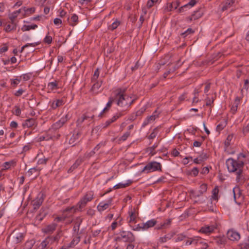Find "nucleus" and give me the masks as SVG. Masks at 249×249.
Returning <instances> with one entry per match:
<instances>
[{"mask_svg":"<svg viewBox=\"0 0 249 249\" xmlns=\"http://www.w3.org/2000/svg\"><path fill=\"white\" fill-rule=\"evenodd\" d=\"M127 89L126 88H119L116 89L114 93V98L117 105L126 110L136 100L137 98H132L126 94Z\"/></svg>","mask_w":249,"mask_h":249,"instance_id":"1","label":"nucleus"},{"mask_svg":"<svg viewBox=\"0 0 249 249\" xmlns=\"http://www.w3.org/2000/svg\"><path fill=\"white\" fill-rule=\"evenodd\" d=\"M226 163L230 172H237V179H239L242 172V162L241 161L238 162L236 160H234L232 158H230L226 160Z\"/></svg>","mask_w":249,"mask_h":249,"instance_id":"2","label":"nucleus"},{"mask_svg":"<svg viewBox=\"0 0 249 249\" xmlns=\"http://www.w3.org/2000/svg\"><path fill=\"white\" fill-rule=\"evenodd\" d=\"M116 241L133 243L135 241L134 234L129 231H125L124 228L121 229L118 236L115 238Z\"/></svg>","mask_w":249,"mask_h":249,"instance_id":"3","label":"nucleus"},{"mask_svg":"<svg viewBox=\"0 0 249 249\" xmlns=\"http://www.w3.org/2000/svg\"><path fill=\"white\" fill-rule=\"evenodd\" d=\"M93 195L94 193L92 191L87 192L76 204V210L77 211L81 212L82 209L86 207L87 203L93 199Z\"/></svg>","mask_w":249,"mask_h":249,"instance_id":"4","label":"nucleus"},{"mask_svg":"<svg viewBox=\"0 0 249 249\" xmlns=\"http://www.w3.org/2000/svg\"><path fill=\"white\" fill-rule=\"evenodd\" d=\"M157 171H161L162 165L160 162L153 161L147 163L144 167L142 172H146L147 173H149Z\"/></svg>","mask_w":249,"mask_h":249,"instance_id":"5","label":"nucleus"},{"mask_svg":"<svg viewBox=\"0 0 249 249\" xmlns=\"http://www.w3.org/2000/svg\"><path fill=\"white\" fill-rule=\"evenodd\" d=\"M63 236V231L61 230H59L57 231L56 234L54 235L49 236L45 238L46 242L48 243L50 246L52 244L55 243L57 244L60 239Z\"/></svg>","mask_w":249,"mask_h":249,"instance_id":"6","label":"nucleus"},{"mask_svg":"<svg viewBox=\"0 0 249 249\" xmlns=\"http://www.w3.org/2000/svg\"><path fill=\"white\" fill-rule=\"evenodd\" d=\"M25 232H21L15 230L12 233L13 242L15 244H19L22 242L25 236Z\"/></svg>","mask_w":249,"mask_h":249,"instance_id":"7","label":"nucleus"},{"mask_svg":"<svg viewBox=\"0 0 249 249\" xmlns=\"http://www.w3.org/2000/svg\"><path fill=\"white\" fill-rule=\"evenodd\" d=\"M240 0H224L221 3V10L224 11L238 4Z\"/></svg>","mask_w":249,"mask_h":249,"instance_id":"8","label":"nucleus"},{"mask_svg":"<svg viewBox=\"0 0 249 249\" xmlns=\"http://www.w3.org/2000/svg\"><path fill=\"white\" fill-rule=\"evenodd\" d=\"M128 213V216L127 218V223L129 226H131V225H134L136 223V218L138 214L136 213L135 209L129 211Z\"/></svg>","mask_w":249,"mask_h":249,"instance_id":"9","label":"nucleus"},{"mask_svg":"<svg viewBox=\"0 0 249 249\" xmlns=\"http://www.w3.org/2000/svg\"><path fill=\"white\" fill-rule=\"evenodd\" d=\"M176 235V232L174 231H171L167 234L163 236L160 237L158 240V244H162L167 242L168 241L171 239Z\"/></svg>","mask_w":249,"mask_h":249,"instance_id":"10","label":"nucleus"},{"mask_svg":"<svg viewBox=\"0 0 249 249\" xmlns=\"http://www.w3.org/2000/svg\"><path fill=\"white\" fill-rule=\"evenodd\" d=\"M44 200L43 194H39L36 198L33 201V205L34 210H37L42 205Z\"/></svg>","mask_w":249,"mask_h":249,"instance_id":"11","label":"nucleus"},{"mask_svg":"<svg viewBox=\"0 0 249 249\" xmlns=\"http://www.w3.org/2000/svg\"><path fill=\"white\" fill-rule=\"evenodd\" d=\"M37 125V123L35 118H29L26 119L22 123V126L24 128H31L33 127H36Z\"/></svg>","mask_w":249,"mask_h":249,"instance_id":"12","label":"nucleus"},{"mask_svg":"<svg viewBox=\"0 0 249 249\" xmlns=\"http://www.w3.org/2000/svg\"><path fill=\"white\" fill-rule=\"evenodd\" d=\"M57 226L56 223L53 222L43 228L42 231L44 233L52 234L55 231Z\"/></svg>","mask_w":249,"mask_h":249,"instance_id":"13","label":"nucleus"},{"mask_svg":"<svg viewBox=\"0 0 249 249\" xmlns=\"http://www.w3.org/2000/svg\"><path fill=\"white\" fill-rule=\"evenodd\" d=\"M123 224V218L119 214L117 217L114 219V221L110 225V228L112 231H114L118 226H121Z\"/></svg>","mask_w":249,"mask_h":249,"instance_id":"14","label":"nucleus"},{"mask_svg":"<svg viewBox=\"0 0 249 249\" xmlns=\"http://www.w3.org/2000/svg\"><path fill=\"white\" fill-rule=\"evenodd\" d=\"M82 135L81 131H78L74 132L69 141V143L71 144L72 146L76 145V142L78 141Z\"/></svg>","mask_w":249,"mask_h":249,"instance_id":"15","label":"nucleus"},{"mask_svg":"<svg viewBox=\"0 0 249 249\" xmlns=\"http://www.w3.org/2000/svg\"><path fill=\"white\" fill-rule=\"evenodd\" d=\"M227 237L231 241H238L240 238V235L238 232L230 230L227 232Z\"/></svg>","mask_w":249,"mask_h":249,"instance_id":"16","label":"nucleus"},{"mask_svg":"<svg viewBox=\"0 0 249 249\" xmlns=\"http://www.w3.org/2000/svg\"><path fill=\"white\" fill-rule=\"evenodd\" d=\"M172 220L171 219H167L164 221L161 222L160 223L157 224L155 227V230H160L165 229L169 227L171 224Z\"/></svg>","mask_w":249,"mask_h":249,"instance_id":"17","label":"nucleus"},{"mask_svg":"<svg viewBox=\"0 0 249 249\" xmlns=\"http://www.w3.org/2000/svg\"><path fill=\"white\" fill-rule=\"evenodd\" d=\"M51 107L53 109H55L57 107L62 106L65 104L64 100L62 99H56L50 102Z\"/></svg>","mask_w":249,"mask_h":249,"instance_id":"18","label":"nucleus"},{"mask_svg":"<svg viewBox=\"0 0 249 249\" xmlns=\"http://www.w3.org/2000/svg\"><path fill=\"white\" fill-rule=\"evenodd\" d=\"M112 199L110 198L107 203L101 202L97 206V210L99 212H102L107 210L111 204Z\"/></svg>","mask_w":249,"mask_h":249,"instance_id":"19","label":"nucleus"},{"mask_svg":"<svg viewBox=\"0 0 249 249\" xmlns=\"http://www.w3.org/2000/svg\"><path fill=\"white\" fill-rule=\"evenodd\" d=\"M157 223V220L155 218L151 219L145 223H143L144 231H147L149 228L154 227Z\"/></svg>","mask_w":249,"mask_h":249,"instance_id":"20","label":"nucleus"},{"mask_svg":"<svg viewBox=\"0 0 249 249\" xmlns=\"http://www.w3.org/2000/svg\"><path fill=\"white\" fill-rule=\"evenodd\" d=\"M216 229L214 225L206 226L202 227L200 230L199 232L204 234H210L213 231Z\"/></svg>","mask_w":249,"mask_h":249,"instance_id":"21","label":"nucleus"},{"mask_svg":"<svg viewBox=\"0 0 249 249\" xmlns=\"http://www.w3.org/2000/svg\"><path fill=\"white\" fill-rule=\"evenodd\" d=\"M80 241V237L78 235L73 236L71 241L65 247L67 249L73 248L79 243Z\"/></svg>","mask_w":249,"mask_h":249,"instance_id":"22","label":"nucleus"},{"mask_svg":"<svg viewBox=\"0 0 249 249\" xmlns=\"http://www.w3.org/2000/svg\"><path fill=\"white\" fill-rule=\"evenodd\" d=\"M179 1H173L169 4V5L165 8V10L166 12H170L173 9H177L179 6Z\"/></svg>","mask_w":249,"mask_h":249,"instance_id":"23","label":"nucleus"},{"mask_svg":"<svg viewBox=\"0 0 249 249\" xmlns=\"http://www.w3.org/2000/svg\"><path fill=\"white\" fill-rule=\"evenodd\" d=\"M23 11L24 12L23 16L24 17L29 16L30 15L34 14L36 11V8L31 7L27 8L26 7H23Z\"/></svg>","mask_w":249,"mask_h":249,"instance_id":"24","label":"nucleus"},{"mask_svg":"<svg viewBox=\"0 0 249 249\" xmlns=\"http://www.w3.org/2000/svg\"><path fill=\"white\" fill-rule=\"evenodd\" d=\"M85 160L84 157L80 156L78 158V159L75 160V162L71 166V168L76 169L79 165H80Z\"/></svg>","mask_w":249,"mask_h":249,"instance_id":"25","label":"nucleus"},{"mask_svg":"<svg viewBox=\"0 0 249 249\" xmlns=\"http://www.w3.org/2000/svg\"><path fill=\"white\" fill-rule=\"evenodd\" d=\"M16 164V161L14 160H11L9 161L5 162L3 164V168L2 170H7L10 168L11 166H15Z\"/></svg>","mask_w":249,"mask_h":249,"instance_id":"26","label":"nucleus"},{"mask_svg":"<svg viewBox=\"0 0 249 249\" xmlns=\"http://www.w3.org/2000/svg\"><path fill=\"white\" fill-rule=\"evenodd\" d=\"M78 23V17L75 14H73L71 18L69 24L72 26H74Z\"/></svg>","mask_w":249,"mask_h":249,"instance_id":"27","label":"nucleus"},{"mask_svg":"<svg viewBox=\"0 0 249 249\" xmlns=\"http://www.w3.org/2000/svg\"><path fill=\"white\" fill-rule=\"evenodd\" d=\"M132 183V181L130 180H127V182L126 183H119L115 185H114L113 187L114 189H118L120 188H125L126 187L129 186L130 184H131Z\"/></svg>","mask_w":249,"mask_h":249,"instance_id":"28","label":"nucleus"},{"mask_svg":"<svg viewBox=\"0 0 249 249\" xmlns=\"http://www.w3.org/2000/svg\"><path fill=\"white\" fill-rule=\"evenodd\" d=\"M208 158L206 154L201 155L199 157L194 160V162L196 164H199Z\"/></svg>","mask_w":249,"mask_h":249,"instance_id":"29","label":"nucleus"},{"mask_svg":"<svg viewBox=\"0 0 249 249\" xmlns=\"http://www.w3.org/2000/svg\"><path fill=\"white\" fill-rule=\"evenodd\" d=\"M130 227L134 231H144L143 223L137 225H131V226H130Z\"/></svg>","mask_w":249,"mask_h":249,"instance_id":"30","label":"nucleus"},{"mask_svg":"<svg viewBox=\"0 0 249 249\" xmlns=\"http://www.w3.org/2000/svg\"><path fill=\"white\" fill-rule=\"evenodd\" d=\"M233 196L235 201H236L237 197L239 198L241 196V193L238 187H234L233 190Z\"/></svg>","mask_w":249,"mask_h":249,"instance_id":"31","label":"nucleus"},{"mask_svg":"<svg viewBox=\"0 0 249 249\" xmlns=\"http://www.w3.org/2000/svg\"><path fill=\"white\" fill-rule=\"evenodd\" d=\"M214 242L218 246L225 244L226 239L224 237H217L214 239Z\"/></svg>","mask_w":249,"mask_h":249,"instance_id":"32","label":"nucleus"},{"mask_svg":"<svg viewBox=\"0 0 249 249\" xmlns=\"http://www.w3.org/2000/svg\"><path fill=\"white\" fill-rule=\"evenodd\" d=\"M247 156L243 153H240L238 154L237 157V160H236L238 162L241 161L242 162V167H243L244 164L245 162V159Z\"/></svg>","mask_w":249,"mask_h":249,"instance_id":"33","label":"nucleus"},{"mask_svg":"<svg viewBox=\"0 0 249 249\" xmlns=\"http://www.w3.org/2000/svg\"><path fill=\"white\" fill-rule=\"evenodd\" d=\"M37 27V25L36 24H32L30 25H24L21 28V30L23 32L29 31L31 29H35Z\"/></svg>","mask_w":249,"mask_h":249,"instance_id":"34","label":"nucleus"},{"mask_svg":"<svg viewBox=\"0 0 249 249\" xmlns=\"http://www.w3.org/2000/svg\"><path fill=\"white\" fill-rule=\"evenodd\" d=\"M219 193L218 187L217 186H215L214 189L212 191V197L215 200H217L218 199V195Z\"/></svg>","mask_w":249,"mask_h":249,"instance_id":"35","label":"nucleus"},{"mask_svg":"<svg viewBox=\"0 0 249 249\" xmlns=\"http://www.w3.org/2000/svg\"><path fill=\"white\" fill-rule=\"evenodd\" d=\"M35 244L33 240H28L25 242L24 245L23 249H31Z\"/></svg>","mask_w":249,"mask_h":249,"instance_id":"36","label":"nucleus"},{"mask_svg":"<svg viewBox=\"0 0 249 249\" xmlns=\"http://www.w3.org/2000/svg\"><path fill=\"white\" fill-rule=\"evenodd\" d=\"M120 24V22L116 19L109 26L108 29L111 31H113L116 29Z\"/></svg>","mask_w":249,"mask_h":249,"instance_id":"37","label":"nucleus"},{"mask_svg":"<svg viewBox=\"0 0 249 249\" xmlns=\"http://www.w3.org/2000/svg\"><path fill=\"white\" fill-rule=\"evenodd\" d=\"M57 83L55 81L54 82H49L48 84V88L49 89L53 90L57 89Z\"/></svg>","mask_w":249,"mask_h":249,"instance_id":"38","label":"nucleus"},{"mask_svg":"<svg viewBox=\"0 0 249 249\" xmlns=\"http://www.w3.org/2000/svg\"><path fill=\"white\" fill-rule=\"evenodd\" d=\"M240 249H249V236L246 242L239 244Z\"/></svg>","mask_w":249,"mask_h":249,"instance_id":"39","label":"nucleus"},{"mask_svg":"<svg viewBox=\"0 0 249 249\" xmlns=\"http://www.w3.org/2000/svg\"><path fill=\"white\" fill-rule=\"evenodd\" d=\"M99 74H100L99 69V68H97L95 71L94 72V74L91 78V82H95L97 81V79L99 77Z\"/></svg>","mask_w":249,"mask_h":249,"instance_id":"40","label":"nucleus"},{"mask_svg":"<svg viewBox=\"0 0 249 249\" xmlns=\"http://www.w3.org/2000/svg\"><path fill=\"white\" fill-rule=\"evenodd\" d=\"M102 85L101 82H96L93 85L91 89L93 91L97 92V90L101 87Z\"/></svg>","mask_w":249,"mask_h":249,"instance_id":"41","label":"nucleus"},{"mask_svg":"<svg viewBox=\"0 0 249 249\" xmlns=\"http://www.w3.org/2000/svg\"><path fill=\"white\" fill-rule=\"evenodd\" d=\"M16 25H12L10 24H8L5 25L4 30L6 32H10L12 30H15L16 29Z\"/></svg>","mask_w":249,"mask_h":249,"instance_id":"42","label":"nucleus"},{"mask_svg":"<svg viewBox=\"0 0 249 249\" xmlns=\"http://www.w3.org/2000/svg\"><path fill=\"white\" fill-rule=\"evenodd\" d=\"M71 118V115L69 113H68L64 116L62 117L59 121L62 122V124H64L69 120Z\"/></svg>","mask_w":249,"mask_h":249,"instance_id":"43","label":"nucleus"},{"mask_svg":"<svg viewBox=\"0 0 249 249\" xmlns=\"http://www.w3.org/2000/svg\"><path fill=\"white\" fill-rule=\"evenodd\" d=\"M194 33V30L191 28H188L187 30H186L185 32L183 33H182L180 34V36H182L183 37L185 38L186 36H187L188 35L190 34H192Z\"/></svg>","mask_w":249,"mask_h":249,"instance_id":"44","label":"nucleus"},{"mask_svg":"<svg viewBox=\"0 0 249 249\" xmlns=\"http://www.w3.org/2000/svg\"><path fill=\"white\" fill-rule=\"evenodd\" d=\"M157 117H158V114H157V110H155L151 115L147 117V119L150 123L151 122L154 121Z\"/></svg>","mask_w":249,"mask_h":249,"instance_id":"45","label":"nucleus"},{"mask_svg":"<svg viewBox=\"0 0 249 249\" xmlns=\"http://www.w3.org/2000/svg\"><path fill=\"white\" fill-rule=\"evenodd\" d=\"M208 247V244L201 239L200 243H199L198 249H206Z\"/></svg>","mask_w":249,"mask_h":249,"instance_id":"46","label":"nucleus"},{"mask_svg":"<svg viewBox=\"0 0 249 249\" xmlns=\"http://www.w3.org/2000/svg\"><path fill=\"white\" fill-rule=\"evenodd\" d=\"M198 94H199L198 90L197 89H196L194 90V97L193 99V103H197L198 102V101H199L198 98Z\"/></svg>","mask_w":249,"mask_h":249,"instance_id":"47","label":"nucleus"},{"mask_svg":"<svg viewBox=\"0 0 249 249\" xmlns=\"http://www.w3.org/2000/svg\"><path fill=\"white\" fill-rule=\"evenodd\" d=\"M89 117L87 116L86 115H84L83 116H82L80 118H79L76 122L77 125H81L85 120H87Z\"/></svg>","mask_w":249,"mask_h":249,"instance_id":"48","label":"nucleus"},{"mask_svg":"<svg viewBox=\"0 0 249 249\" xmlns=\"http://www.w3.org/2000/svg\"><path fill=\"white\" fill-rule=\"evenodd\" d=\"M122 115H123V114L122 112L117 113L111 119H109V120L110 121H111V123H112L114 122L116 120H117L118 118H119Z\"/></svg>","mask_w":249,"mask_h":249,"instance_id":"49","label":"nucleus"},{"mask_svg":"<svg viewBox=\"0 0 249 249\" xmlns=\"http://www.w3.org/2000/svg\"><path fill=\"white\" fill-rule=\"evenodd\" d=\"M11 84L13 87L15 88L20 83V80L18 78H16L14 79H11Z\"/></svg>","mask_w":249,"mask_h":249,"instance_id":"50","label":"nucleus"},{"mask_svg":"<svg viewBox=\"0 0 249 249\" xmlns=\"http://www.w3.org/2000/svg\"><path fill=\"white\" fill-rule=\"evenodd\" d=\"M96 151H95L94 149H93L92 150H91V151H90L89 152V153H86L83 156V157H84V158L86 159H89L90 157H91L92 156H93L96 153Z\"/></svg>","mask_w":249,"mask_h":249,"instance_id":"51","label":"nucleus"},{"mask_svg":"<svg viewBox=\"0 0 249 249\" xmlns=\"http://www.w3.org/2000/svg\"><path fill=\"white\" fill-rule=\"evenodd\" d=\"M201 238L198 236H195L192 238V244L196 245L198 247L199 243L201 240Z\"/></svg>","mask_w":249,"mask_h":249,"instance_id":"52","label":"nucleus"},{"mask_svg":"<svg viewBox=\"0 0 249 249\" xmlns=\"http://www.w3.org/2000/svg\"><path fill=\"white\" fill-rule=\"evenodd\" d=\"M63 125L64 124H62V122H61V121L58 120L56 123H55L54 124H53V127L54 129H59V128H61V127H62L63 126Z\"/></svg>","mask_w":249,"mask_h":249,"instance_id":"53","label":"nucleus"},{"mask_svg":"<svg viewBox=\"0 0 249 249\" xmlns=\"http://www.w3.org/2000/svg\"><path fill=\"white\" fill-rule=\"evenodd\" d=\"M207 190V184L205 183L202 184L200 186L199 192L201 194L205 193Z\"/></svg>","mask_w":249,"mask_h":249,"instance_id":"54","label":"nucleus"},{"mask_svg":"<svg viewBox=\"0 0 249 249\" xmlns=\"http://www.w3.org/2000/svg\"><path fill=\"white\" fill-rule=\"evenodd\" d=\"M226 123L224 122L223 123H220L216 126V130L218 132H220L223 130L226 126Z\"/></svg>","mask_w":249,"mask_h":249,"instance_id":"55","label":"nucleus"},{"mask_svg":"<svg viewBox=\"0 0 249 249\" xmlns=\"http://www.w3.org/2000/svg\"><path fill=\"white\" fill-rule=\"evenodd\" d=\"M130 132L127 131L124 134V135L121 137L119 139L120 141H125L128 138V137L130 136Z\"/></svg>","mask_w":249,"mask_h":249,"instance_id":"56","label":"nucleus"},{"mask_svg":"<svg viewBox=\"0 0 249 249\" xmlns=\"http://www.w3.org/2000/svg\"><path fill=\"white\" fill-rule=\"evenodd\" d=\"M37 173V175H36V176H37L38 175L39 173L36 167L31 168L28 171L29 176H32L34 173Z\"/></svg>","mask_w":249,"mask_h":249,"instance_id":"57","label":"nucleus"},{"mask_svg":"<svg viewBox=\"0 0 249 249\" xmlns=\"http://www.w3.org/2000/svg\"><path fill=\"white\" fill-rule=\"evenodd\" d=\"M146 110V108L145 107H143L141 108L140 109L137 110L135 113L137 117L141 116L142 114L145 112Z\"/></svg>","mask_w":249,"mask_h":249,"instance_id":"58","label":"nucleus"},{"mask_svg":"<svg viewBox=\"0 0 249 249\" xmlns=\"http://www.w3.org/2000/svg\"><path fill=\"white\" fill-rule=\"evenodd\" d=\"M186 237V235L183 234H179L177 235V237L175 239V242H178L183 240Z\"/></svg>","mask_w":249,"mask_h":249,"instance_id":"59","label":"nucleus"},{"mask_svg":"<svg viewBox=\"0 0 249 249\" xmlns=\"http://www.w3.org/2000/svg\"><path fill=\"white\" fill-rule=\"evenodd\" d=\"M157 146V144H154L152 146L149 148L150 151L149 155L152 156L156 154V152H155V149Z\"/></svg>","mask_w":249,"mask_h":249,"instance_id":"60","label":"nucleus"},{"mask_svg":"<svg viewBox=\"0 0 249 249\" xmlns=\"http://www.w3.org/2000/svg\"><path fill=\"white\" fill-rule=\"evenodd\" d=\"M115 102L114 96L110 97L108 102L106 105V107L110 109L113 102Z\"/></svg>","mask_w":249,"mask_h":249,"instance_id":"61","label":"nucleus"},{"mask_svg":"<svg viewBox=\"0 0 249 249\" xmlns=\"http://www.w3.org/2000/svg\"><path fill=\"white\" fill-rule=\"evenodd\" d=\"M53 41L52 37L51 36L47 35L44 39L43 41L47 44H50Z\"/></svg>","mask_w":249,"mask_h":249,"instance_id":"62","label":"nucleus"},{"mask_svg":"<svg viewBox=\"0 0 249 249\" xmlns=\"http://www.w3.org/2000/svg\"><path fill=\"white\" fill-rule=\"evenodd\" d=\"M211 86V83L209 82L205 84L204 92L206 94V95H208V92L210 89Z\"/></svg>","mask_w":249,"mask_h":249,"instance_id":"63","label":"nucleus"},{"mask_svg":"<svg viewBox=\"0 0 249 249\" xmlns=\"http://www.w3.org/2000/svg\"><path fill=\"white\" fill-rule=\"evenodd\" d=\"M31 73H27L22 74L21 76V77L22 78L23 80L25 81H28L31 78Z\"/></svg>","mask_w":249,"mask_h":249,"instance_id":"64","label":"nucleus"}]
</instances>
